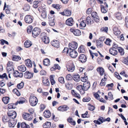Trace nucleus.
<instances>
[{
  "instance_id": "obj_1",
  "label": "nucleus",
  "mask_w": 128,
  "mask_h": 128,
  "mask_svg": "<svg viewBox=\"0 0 128 128\" xmlns=\"http://www.w3.org/2000/svg\"><path fill=\"white\" fill-rule=\"evenodd\" d=\"M29 99L30 104L32 106H35L38 103V100L37 98L32 95L30 96Z\"/></svg>"
},
{
  "instance_id": "obj_2",
  "label": "nucleus",
  "mask_w": 128,
  "mask_h": 128,
  "mask_svg": "<svg viewBox=\"0 0 128 128\" xmlns=\"http://www.w3.org/2000/svg\"><path fill=\"white\" fill-rule=\"evenodd\" d=\"M40 38H42V41L45 44H48L50 42L49 38L48 37L46 34L44 32L41 33L40 35Z\"/></svg>"
},
{
  "instance_id": "obj_3",
  "label": "nucleus",
  "mask_w": 128,
  "mask_h": 128,
  "mask_svg": "<svg viewBox=\"0 0 128 128\" xmlns=\"http://www.w3.org/2000/svg\"><path fill=\"white\" fill-rule=\"evenodd\" d=\"M40 30L38 28L36 27L34 28L32 31V35L34 38H35L39 34Z\"/></svg>"
},
{
  "instance_id": "obj_4",
  "label": "nucleus",
  "mask_w": 128,
  "mask_h": 128,
  "mask_svg": "<svg viewBox=\"0 0 128 128\" xmlns=\"http://www.w3.org/2000/svg\"><path fill=\"white\" fill-rule=\"evenodd\" d=\"M78 47V44L76 42L73 41L69 44V50H74Z\"/></svg>"
},
{
  "instance_id": "obj_5",
  "label": "nucleus",
  "mask_w": 128,
  "mask_h": 128,
  "mask_svg": "<svg viewBox=\"0 0 128 128\" xmlns=\"http://www.w3.org/2000/svg\"><path fill=\"white\" fill-rule=\"evenodd\" d=\"M34 74L33 72L27 71L24 73V76L26 78H33Z\"/></svg>"
},
{
  "instance_id": "obj_6",
  "label": "nucleus",
  "mask_w": 128,
  "mask_h": 128,
  "mask_svg": "<svg viewBox=\"0 0 128 128\" xmlns=\"http://www.w3.org/2000/svg\"><path fill=\"white\" fill-rule=\"evenodd\" d=\"M8 114L10 118L12 119L15 118L16 116V112L13 110H8Z\"/></svg>"
},
{
  "instance_id": "obj_7",
  "label": "nucleus",
  "mask_w": 128,
  "mask_h": 128,
  "mask_svg": "<svg viewBox=\"0 0 128 128\" xmlns=\"http://www.w3.org/2000/svg\"><path fill=\"white\" fill-rule=\"evenodd\" d=\"M24 20L26 23L30 24L33 21V17L30 15H26L25 17Z\"/></svg>"
},
{
  "instance_id": "obj_8",
  "label": "nucleus",
  "mask_w": 128,
  "mask_h": 128,
  "mask_svg": "<svg viewBox=\"0 0 128 128\" xmlns=\"http://www.w3.org/2000/svg\"><path fill=\"white\" fill-rule=\"evenodd\" d=\"M22 116L25 120H32V116L31 114L25 112L23 113Z\"/></svg>"
},
{
  "instance_id": "obj_9",
  "label": "nucleus",
  "mask_w": 128,
  "mask_h": 128,
  "mask_svg": "<svg viewBox=\"0 0 128 128\" xmlns=\"http://www.w3.org/2000/svg\"><path fill=\"white\" fill-rule=\"evenodd\" d=\"M78 59L82 63H84L86 61V57L84 54H82L79 57Z\"/></svg>"
},
{
  "instance_id": "obj_10",
  "label": "nucleus",
  "mask_w": 128,
  "mask_h": 128,
  "mask_svg": "<svg viewBox=\"0 0 128 128\" xmlns=\"http://www.w3.org/2000/svg\"><path fill=\"white\" fill-rule=\"evenodd\" d=\"M90 83L88 82H84L83 84V89L84 90H87L90 88Z\"/></svg>"
},
{
  "instance_id": "obj_11",
  "label": "nucleus",
  "mask_w": 128,
  "mask_h": 128,
  "mask_svg": "<svg viewBox=\"0 0 128 128\" xmlns=\"http://www.w3.org/2000/svg\"><path fill=\"white\" fill-rule=\"evenodd\" d=\"M13 76L15 77H19L21 78L23 76V73L21 72H19L17 70L14 71L13 73Z\"/></svg>"
},
{
  "instance_id": "obj_12",
  "label": "nucleus",
  "mask_w": 128,
  "mask_h": 128,
  "mask_svg": "<svg viewBox=\"0 0 128 128\" xmlns=\"http://www.w3.org/2000/svg\"><path fill=\"white\" fill-rule=\"evenodd\" d=\"M70 30L71 32H73L75 36H79L81 34L80 31L79 30L71 29Z\"/></svg>"
},
{
  "instance_id": "obj_13",
  "label": "nucleus",
  "mask_w": 128,
  "mask_h": 128,
  "mask_svg": "<svg viewBox=\"0 0 128 128\" xmlns=\"http://www.w3.org/2000/svg\"><path fill=\"white\" fill-rule=\"evenodd\" d=\"M74 22L72 18L68 19L66 21V24L69 26H72L74 24Z\"/></svg>"
},
{
  "instance_id": "obj_14",
  "label": "nucleus",
  "mask_w": 128,
  "mask_h": 128,
  "mask_svg": "<svg viewBox=\"0 0 128 128\" xmlns=\"http://www.w3.org/2000/svg\"><path fill=\"white\" fill-rule=\"evenodd\" d=\"M69 109L68 106L66 105L60 106L58 108V110L61 111H65Z\"/></svg>"
},
{
  "instance_id": "obj_15",
  "label": "nucleus",
  "mask_w": 128,
  "mask_h": 128,
  "mask_svg": "<svg viewBox=\"0 0 128 128\" xmlns=\"http://www.w3.org/2000/svg\"><path fill=\"white\" fill-rule=\"evenodd\" d=\"M70 50L69 52H70V56L72 58H76L78 55V54L74 50Z\"/></svg>"
},
{
  "instance_id": "obj_16",
  "label": "nucleus",
  "mask_w": 128,
  "mask_h": 128,
  "mask_svg": "<svg viewBox=\"0 0 128 128\" xmlns=\"http://www.w3.org/2000/svg\"><path fill=\"white\" fill-rule=\"evenodd\" d=\"M7 65L6 69L8 72H10V73H12V72L14 71L13 66L12 64Z\"/></svg>"
},
{
  "instance_id": "obj_17",
  "label": "nucleus",
  "mask_w": 128,
  "mask_h": 128,
  "mask_svg": "<svg viewBox=\"0 0 128 128\" xmlns=\"http://www.w3.org/2000/svg\"><path fill=\"white\" fill-rule=\"evenodd\" d=\"M51 44L55 47L58 48L59 47V42L57 40H53L51 42Z\"/></svg>"
},
{
  "instance_id": "obj_18",
  "label": "nucleus",
  "mask_w": 128,
  "mask_h": 128,
  "mask_svg": "<svg viewBox=\"0 0 128 128\" xmlns=\"http://www.w3.org/2000/svg\"><path fill=\"white\" fill-rule=\"evenodd\" d=\"M18 69L19 71L22 72H24L26 70V68L24 64H22L18 66Z\"/></svg>"
},
{
  "instance_id": "obj_19",
  "label": "nucleus",
  "mask_w": 128,
  "mask_h": 128,
  "mask_svg": "<svg viewBox=\"0 0 128 128\" xmlns=\"http://www.w3.org/2000/svg\"><path fill=\"white\" fill-rule=\"evenodd\" d=\"M74 66L73 64H68L67 66L68 70L70 72H73L74 70Z\"/></svg>"
},
{
  "instance_id": "obj_20",
  "label": "nucleus",
  "mask_w": 128,
  "mask_h": 128,
  "mask_svg": "<svg viewBox=\"0 0 128 128\" xmlns=\"http://www.w3.org/2000/svg\"><path fill=\"white\" fill-rule=\"evenodd\" d=\"M107 78V76L106 75H104V78L102 80L100 84V86H102L105 85V81L106 80Z\"/></svg>"
},
{
  "instance_id": "obj_21",
  "label": "nucleus",
  "mask_w": 128,
  "mask_h": 128,
  "mask_svg": "<svg viewBox=\"0 0 128 128\" xmlns=\"http://www.w3.org/2000/svg\"><path fill=\"white\" fill-rule=\"evenodd\" d=\"M8 123V126L10 127H14L16 124L15 121L14 120H10Z\"/></svg>"
},
{
  "instance_id": "obj_22",
  "label": "nucleus",
  "mask_w": 128,
  "mask_h": 128,
  "mask_svg": "<svg viewBox=\"0 0 128 128\" xmlns=\"http://www.w3.org/2000/svg\"><path fill=\"white\" fill-rule=\"evenodd\" d=\"M114 34L115 35L118 36L119 35L120 33V32L118 28L114 27L113 29Z\"/></svg>"
},
{
  "instance_id": "obj_23",
  "label": "nucleus",
  "mask_w": 128,
  "mask_h": 128,
  "mask_svg": "<svg viewBox=\"0 0 128 128\" xmlns=\"http://www.w3.org/2000/svg\"><path fill=\"white\" fill-rule=\"evenodd\" d=\"M44 117L47 118H50L51 116V114L48 110L45 111L44 112Z\"/></svg>"
},
{
  "instance_id": "obj_24",
  "label": "nucleus",
  "mask_w": 128,
  "mask_h": 128,
  "mask_svg": "<svg viewBox=\"0 0 128 128\" xmlns=\"http://www.w3.org/2000/svg\"><path fill=\"white\" fill-rule=\"evenodd\" d=\"M26 99L23 97H21L20 99V100L17 101L16 103V104H22L26 102Z\"/></svg>"
},
{
  "instance_id": "obj_25",
  "label": "nucleus",
  "mask_w": 128,
  "mask_h": 128,
  "mask_svg": "<svg viewBox=\"0 0 128 128\" xmlns=\"http://www.w3.org/2000/svg\"><path fill=\"white\" fill-rule=\"evenodd\" d=\"M97 70L101 76L103 75L104 74V70L102 67H99L97 68Z\"/></svg>"
},
{
  "instance_id": "obj_26",
  "label": "nucleus",
  "mask_w": 128,
  "mask_h": 128,
  "mask_svg": "<svg viewBox=\"0 0 128 128\" xmlns=\"http://www.w3.org/2000/svg\"><path fill=\"white\" fill-rule=\"evenodd\" d=\"M115 16L116 18L118 20H120L122 18V16L121 13L119 12L115 13Z\"/></svg>"
},
{
  "instance_id": "obj_27",
  "label": "nucleus",
  "mask_w": 128,
  "mask_h": 128,
  "mask_svg": "<svg viewBox=\"0 0 128 128\" xmlns=\"http://www.w3.org/2000/svg\"><path fill=\"white\" fill-rule=\"evenodd\" d=\"M32 44L31 42L30 41L26 40L24 43V46L26 48L29 47Z\"/></svg>"
},
{
  "instance_id": "obj_28",
  "label": "nucleus",
  "mask_w": 128,
  "mask_h": 128,
  "mask_svg": "<svg viewBox=\"0 0 128 128\" xmlns=\"http://www.w3.org/2000/svg\"><path fill=\"white\" fill-rule=\"evenodd\" d=\"M96 44L98 48H101L103 46L102 42L100 40H96Z\"/></svg>"
},
{
  "instance_id": "obj_29",
  "label": "nucleus",
  "mask_w": 128,
  "mask_h": 128,
  "mask_svg": "<svg viewBox=\"0 0 128 128\" xmlns=\"http://www.w3.org/2000/svg\"><path fill=\"white\" fill-rule=\"evenodd\" d=\"M110 54L114 56L116 55L118 53V52L116 50L112 48H111L110 50Z\"/></svg>"
},
{
  "instance_id": "obj_30",
  "label": "nucleus",
  "mask_w": 128,
  "mask_h": 128,
  "mask_svg": "<svg viewBox=\"0 0 128 128\" xmlns=\"http://www.w3.org/2000/svg\"><path fill=\"white\" fill-rule=\"evenodd\" d=\"M10 120L6 116H4L2 117V120L4 123L6 122H8Z\"/></svg>"
},
{
  "instance_id": "obj_31",
  "label": "nucleus",
  "mask_w": 128,
  "mask_h": 128,
  "mask_svg": "<svg viewBox=\"0 0 128 128\" xmlns=\"http://www.w3.org/2000/svg\"><path fill=\"white\" fill-rule=\"evenodd\" d=\"M10 98L8 97H3L2 99V100L4 103L5 104H7L8 103Z\"/></svg>"
},
{
  "instance_id": "obj_32",
  "label": "nucleus",
  "mask_w": 128,
  "mask_h": 128,
  "mask_svg": "<svg viewBox=\"0 0 128 128\" xmlns=\"http://www.w3.org/2000/svg\"><path fill=\"white\" fill-rule=\"evenodd\" d=\"M51 125V122H47L43 125V126L44 128H49L50 127Z\"/></svg>"
},
{
  "instance_id": "obj_33",
  "label": "nucleus",
  "mask_w": 128,
  "mask_h": 128,
  "mask_svg": "<svg viewBox=\"0 0 128 128\" xmlns=\"http://www.w3.org/2000/svg\"><path fill=\"white\" fill-rule=\"evenodd\" d=\"M74 80L76 82H78L80 80V76L78 74L75 75L73 77Z\"/></svg>"
},
{
  "instance_id": "obj_34",
  "label": "nucleus",
  "mask_w": 128,
  "mask_h": 128,
  "mask_svg": "<svg viewBox=\"0 0 128 128\" xmlns=\"http://www.w3.org/2000/svg\"><path fill=\"white\" fill-rule=\"evenodd\" d=\"M41 17L44 19H45L47 17V13L46 11L44 10H43L42 11V14L41 15Z\"/></svg>"
},
{
  "instance_id": "obj_35",
  "label": "nucleus",
  "mask_w": 128,
  "mask_h": 128,
  "mask_svg": "<svg viewBox=\"0 0 128 128\" xmlns=\"http://www.w3.org/2000/svg\"><path fill=\"white\" fill-rule=\"evenodd\" d=\"M68 121L72 125L75 126L76 124V122L73 120L72 118L71 117L69 118L68 119Z\"/></svg>"
},
{
  "instance_id": "obj_36",
  "label": "nucleus",
  "mask_w": 128,
  "mask_h": 128,
  "mask_svg": "<svg viewBox=\"0 0 128 128\" xmlns=\"http://www.w3.org/2000/svg\"><path fill=\"white\" fill-rule=\"evenodd\" d=\"M60 67L59 66L58 64H54V66L50 68L51 71H54L56 69L60 70Z\"/></svg>"
},
{
  "instance_id": "obj_37",
  "label": "nucleus",
  "mask_w": 128,
  "mask_h": 128,
  "mask_svg": "<svg viewBox=\"0 0 128 128\" xmlns=\"http://www.w3.org/2000/svg\"><path fill=\"white\" fill-rule=\"evenodd\" d=\"M21 58L19 56L14 55L12 57V59L13 60L18 61V60H20Z\"/></svg>"
},
{
  "instance_id": "obj_38",
  "label": "nucleus",
  "mask_w": 128,
  "mask_h": 128,
  "mask_svg": "<svg viewBox=\"0 0 128 128\" xmlns=\"http://www.w3.org/2000/svg\"><path fill=\"white\" fill-rule=\"evenodd\" d=\"M107 8L106 7H104V6L101 5V11L102 13H105L106 12L108 11Z\"/></svg>"
},
{
  "instance_id": "obj_39",
  "label": "nucleus",
  "mask_w": 128,
  "mask_h": 128,
  "mask_svg": "<svg viewBox=\"0 0 128 128\" xmlns=\"http://www.w3.org/2000/svg\"><path fill=\"white\" fill-rule=\"evenodd\" d=\"M21 128H30L29 126L25 122H23L21 124Z\"/></svg>"
},
{
  "instance_id": "obj_40",
  "label": "nucleus",
  "mask_w": 128,
  "mask_h": 128,
  "mask_svg": "<svg viewBox=\"0 0 128 128\" xmlns=\"http://www.w3.org/2000/svg\"><path fill=\"white\" fill-rule=\"evenodd\" d=\"M78 51L80 53H84L85 51L84 48L83 46L82 45H81L79 47Z\"/></svg>"
},
{
  "instance_id": "obj_41",
  "label": "nucleus",
  "mask_w": 128,
  "mask_h": 128,
  "mask_svg": "<svg viewBox=\"0 0 128 128\" xmlns=\"http://www.w3.org/2000/svg\"><path fill=\"white\" fill-rule=\"evenodd\" d=\"M76 88L80 92H82V90L83 91V92H82V94H83L84 93V90L83 89V87H82V85H80L77 86Z\"/></svg>"
},
{
  "instance_id": "obj_42",
  "label": "nucleus",
  "mask_w": 128,
  "mask_h": 128,
  "mask_svg": "<svg viewBox=\"0 0 128 128\" xmlns=\"http://www.w3.org/2000/svg\"><path fill=\"white\" fill-rule=\"evenodd\" d=\"M42 80V82L46 86H48L50 84V83L48 80L47 79H44Z\"/></svg>"
},
{
  "instance_id": "obj_43",
  "label": "nucleus",
  "mask_w": 128,
  "mask_h": 128,
  "mask_svg": "<svg viewBox=\"0 0 128 128\" xmlns=\"http://www.w3.org/2000/svg\"><path fill=\"white\" fill-rule=\"evenodd\" d=\"M14 84L12 82H10L8 83V86L9 90L11 89V88H13L14 86Z\"/></svg>"
},
{
  "instance_id": "obj_44",
  "label": "nucleus",
  "mask_w": 128,
  "mask_h": 128,
  "mask_svg": "<svg viewBox=\"0 0 128 128\" xmlns=\"http://www.w3.org/2000/svg\"><path fill=\"white\" fill-rule=\"evenodd\" d=\"M12 92L14 94H16L18 96H19L20 95V92L16 89L15 88L13 89L12 90Z\"/></svg>"
},
{
  "instance_id": "obj_45",
  "label": "nucleus",
  "mask_w": 128,
  "mask_h": 128,
  "mask_svg": "<svg viewBox=\"0 0 128 128\" xmlns=\"http://www.w3.org/2000/svg\"><path fill=\"white\" fill-rule=\"evenodd\" d=\"M54 76L53 75H51L50 76V78L51 84L52 85H53L55 84L56 82L54 79L53 77Z\"/></svg>"
},
{
  "instance_id": "obj_46",
  "label": "nucleus",
  "mask_w": 128,
  "mask_h": 128,
  "mask_svg": "<svg viewBox=\"0 0 128 128\" xmlns=\"http://www.w3.org/2000/svg\"><path fill=\"white\" fill-rule=\"evenodd\" d=\"M118 50L121 55H123L124 54V50L122 48L119 47L118 48Z\"/></svg>"
},
{
  "instance_id": "obj_47",
  "label": "nucleus",
  "mask_w": 128,
  "mask_h": 128,
  "mask_svg": "<svg viewBox=\"0 0 128 128\" xmlns=\"http://www.w3.org/2000/svg\"><path fill=\"white\" fill-rule=\"evenodd\" d=\"M86 22L87 24L88 25H90L91 24V18L88 16L87 17L86 19Z\"/></svg>"
},
{
  "instance_id": "obj_48",
  "label": "nucleus",
  "mask_w": 128,
  "mask_h": 128,
  "mask_svg": "<svg viewBox=\"0 0 128 128\" xmlns=\"http://www.w3.org/2000/svg\"><path fill=\"white\" fill-rule=\"evenodd\" d=\"M65 16H70L71 14V12L70 10H65Z\"/></svg>"
},
{
  "instance_id": "obj_49",
  "label": "nucleus",
  "mask_w": 128,
  "mask_h": 128,
  "mask_svg": "<svg viewBox=\"0 0 128 128\" xmlns=\"http://www.w3.org/2000/svg\"><path fill=\"white\" fill-rule=\"evenodd\" d=\"M33 28L32 26H29L27 28V32L28 33H30L32 31Z\"/></svg>"
},
{
  "instance_id": "obj_50",
  "label": "nucleus",
  "mask_w": 128,
  "mask_h": 128,
  "mask_svg": "<svg viewBox=\"0 0 128 128\" xmlns=\"http://www.w3.org/2000/svg\"><path fill=\"white\" fill-rule=\"evenodd\" d=\"M88 78L87 76H85L84 77H81V80L84 82H88Z\"/></svg>"
},
{
  "instance_id": "obj_51",
  "label": "nucleus",
  "mask_w": 128,
  "mask_h": 128,
  "mask_svg": "<svg viewBox=\"0 0 128 128\" xmlns=\"http://www.w3.org/2000/svg\"><path fill=\"white\" fill-rule=\"evenodd\" d=\"M112 40L110 38H108L106 39V41L104 43L105 44L107 45L110 46V43L111 42Z\"/></svg>"
},
{
  "instance_id": "obj_52",
  "label": "nucleus",
  "mask_w": 128,
  "mask_h": 128,
  "mask_svg": "<svg viewBox=\"0 0 128 128\" xmlns=\"http://www.w3.org/2000/svg\"><path fill=\"white\" fill-rule=\"evenodd\" d=\"M0 78L3 79L4 78L6 80H8V79L7 76L5 73L4 74L2 75H0Z\"/></svg>"
},
{
  "instance_id": "obj_53",
  "label": "nucleus",
  "mask_w": 128,
  "mask_h": 128,
  "mask_svg": "<svg viewBox=\"0 0 128 128\" xmlns=\"http://www.w3.org/2000/svg\"><path fill=\"white\" fill-rule=\"evenodd\" d=\"M0 40L1 42L0 44L2 45H4V44L8 45V42L4 39H2Z\"/></svg>"
},
{
  "instance_id": "obj_54",
  "label": "nucleus",
  "mask_w": 128,
  "mask_h": 128,
  "mask_svg": "<svg viewBox=\"0 0 128 128\" xmlns=\"http://www.w3.org/2000/svg\"><path fill=\"white\" fill-rule=\"evenodd\" d=\"M24 86V83L21 82L20 83L18 84L17 85V87L18 89H20L23 88Z\"/></svg>"
},
{
  "instance_id": "obj_55",
  "label": "nucleus",
  "mask_w": 128,
  "mask_h": 128,
  "mask_svg": "<svg viewBox=\"0 0 128 128\" xmlns=\"http://www.w3.org/2000/svg\"><path fill=\"white\" fill-rule=\"evenodd\" d=\"M91 16L94 18H97L98 16L97 13L96 12H92L91 14Z\"/></svg>"
},
{
  "instance_id": "obj_56",
  "label": "nucleus",
  "mask_w": 128,
  "mask_h": 128,
  "mask_svg": "<svg viewBox=\"0 0 128 128\" xmlns=\"http://www.w3.org/2000/svg\"><path fill=\"white\" fill-rule=\"evenodd\" d=\"M80 25L81 27L84 28L86 27V22H84V21L82 20L80 24Z\"/></svg>"
},
{
  "instance_id": "obj_57",
  "label": "nucleus",
  "mask_w": 128,
  "mask_h": 128,
  "mask_svg": "<svg viewBox=\"0 0 128 128\" xmlns=\"http://www.w3.org/2000/svg\"><path fill=\"white\" fill-rule=\"evenodd\" d=\"M50 63V60L48 58H46L43 61V64H49Z\"/></svg>"
},
{
  "instance_id": "obj_58",
  "label": "nucleus",
  "mask_w": 128,
  "mask_h": 128,
  "mask_svg": "<svg viewBox=\"0 0 128 128\" xmlns=\"http://www.w3.org/2000/svg\"><path fill=\"white\" fill-rule=\"evenodd\" d=\"M58 80L62 84H64V78L62 77H59L58 78Z\"/></svg>"
},
{
  "instance_id": "obj_59",
  "label": "nucleus",
  "mask_w": 128,
  "mask_h": 128,
  "mask_svg": "<svg viewBox=\"0 0 128 128\" xmlns=\"http://www.w3.org/2000/svg\"><path fill=\"white\" fill-rule=\"evenodd\" d=\"M90 100V98L89 97H85L82 100L84 102H88Z\"/></svg>"
},
{
  "instance_id": "obj_60",
  "label": "nucleus",
  "mask_w": 128,
  "mask_h": 128,
  "mask_svg": "<svg viewBox=\"0 0 128 128\" xmlns=\"http://www.w3.org/2000/svg\"><path fill=\"white\" fill-rule=\"evenodd\" d=\"M52 6L54 8L58 10H59L60 8V6L59 4H53L52 5Z\"/></svg>"
},
{
  "instance_id": "obj_61",
  "label": "nucleus",
  "mask_w": 128,
  "mask_h": 128,
  "mask_svg": "<svg viewBox=\"0 0 128 128\" xmlns=\"http://www.w3.org/2000/svg\"><path fill=\"white\" fill-rule=\"evenodd\" d=\"M25 64H32V63L31 61L29 59L25 60Z\"/></svg>"
},
{
  "instance_id": "obj_62",
  "label": "nucleus",
  "mask_w": 128,
  "mask_h": 128,
  "mask_svg": "<svg viewBox=\"0 0 128 128\" xmlns=\"http://www.w3.org/2000/svg\"><path fill=\"white\" fill-rule=\"evenodd\" d=\"M108 97L110 100H112L113 99V95L112 94L111 92H109L108 93Z\"/></svg>"
},
{
  "instance_id": "obj_63",
  "label": "nucleus",
  "mask_w": 128,
  "mask_h": 128,
  "mask_svg": "<svg viewBox=\"0 0 128 128\" xmlns=\"http://www.w3.org/2000/svg\"><path fill=\"white\" fill-rule=\"evenodd\" d=\"M34 72L35 73H37L38 72V70H37L38 68L36 66V64H34Z\"/></svg>"
},
{
  "instance_id": "obj_64",
  "label": "nucleus",
  "mask_w": 128,
  "mask_h": 128,
  "mask_svg": "<svg viewBox=\"0 0 128 128\" xmlns=\"http://www.w3.org/2000/svg\"><path fill=\"white\" fill-rule=\"evenodd\" d=\"M66 86L67 88L68 89H71L72 88V86L71 84H68L66 85Z\"/></svg>"
}]
</instances>
